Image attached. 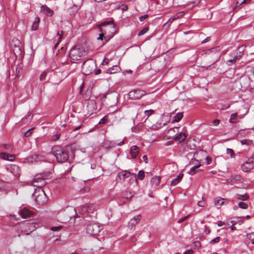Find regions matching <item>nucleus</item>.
I'll list each match as a JSON object with an SVG mask.
<instances>
[{"instance_id":"obj_1","label":"nucleus","mask_w":254,"mask_h":254,"mask_svg":"<svg viewBox=\"0 0 254 254\" xmlns=\"http://www.w3.org/2000/svg\"><path fill=\"white\" fill-rule=\"evenodd\" d=\"M52 171L43 172L36 174L33 181L31 182V185L37 189H41L47 184L46 180L52 178Z\"/></svg>"},{"instance_id":"obj_2","label":"nucleus","mask_w":254,"mask_h":254,"mask_svg":"<svg viewBox=\"0 0 254 254\" xmlns=\"http://www.w3.org/2000/svg\"><path fill=\"white\" fill-rule=\"evenodd\" d=\"M87 54L85 48L80 45H76L69 51V56L70 61L75 63L76 61L82 60Z\"/></svg>"},{"instance_id":"obj_3","label":"nucleus","mask_w":254,"mask_h":254,"mask_svg":"<svg viewBox=\"0 0 254 254\" xmlns=\"http://www.w3.org/2000/svg\"><path fill=\"white\" fill-rule=\"evenodd\" d=\"M52 153L56 157L57 160L59 162H65L68 159L67 153L59 146L54 147L52 149Z\"/></svg>"},{"instance_id":"obj_4","label":"nucleus","mask_w":254,"mask_h":254,"mask_svg":"<svg viewBox=\"0 0 254 254\" xmlns=\"http://www.w3.org/2000/svg\"><path fill=\"white\" fill-rule=\"evenodd\" d=\"M95 63L92 60H88L83 64L82 68L84 74L89 75L95 70Z\"/></svg>"},{"instance_id":"obj_5","label":"nucleus","mask_w":254,"mask_h":254,"mask_svg":"<svg viewBox=\"0 0 254 254\" xmlns=\"http://www.w3.org/2000/svg\"><path fill=\"white\" fill-rule=\"evenodd\" d=\"M101 26L102 32H104L105 34L108 32L111 36H113L116 32L115 24L112 21L104 22L101 24Z\"/></svg>"},{"instance_id":"obj_6","label":"nucleus","mask_w":254,"mask_h":254,"mask_svg":"<svg viewBox=\"0 0 254 254\" xmlns=\"http://www.w3.org/2000/svg\"><path fill=\"white\" fill-rule=\"evenodd\" d=\"M33 195L35 197L36 202L39 204H43L48 200L45 191H34Z\"/></svg>"},{"instance_id":"obj_7","label":"nucleus","mask_w":254,"mask_h":254,"mask_svg":"<svg viewBox=\"0 0 254 254\" xmlns=\"http://www.w3.org/2000/svg\"><path fill=\"white\" fill-rule=\"evenodd\" d=\"M101 230V227L96 223H91L87 226L86 231L89 235H96Z\"/></svg>"},{"instance_id":"obj_8","label":"nucleus","mask_w":254,"mask_h":254,"mask_svg":"<svg viewBox=\"0 0 254 254\" xmlns=\"http://www.w3.org/2000/svg\"><path fill=\"white\" fill-rule=\"evenodd\" d=\"M145 94L144 91L134 90L129 92V98L131 100H138Z\"/></svg>"},{"instance_id":"obj_9","label":"nucleus","mask_w":254,"mask_h":254,"mask_svg":"<svg viewBox=\"0 0 254 254\" xmlns=\"http://www.w3.org/2000/svg\"><path fill=\"white\" fill-rule=\"evenodd\" d=\"M254 158H249L246 162L242 165V170L244 172H247L253 169L254 167Z\"/></svg>"},{"instance_id":"obj_10","label":"nucleus","mask_w":254,"mask_h":254,"mask_svg":"<svg viewBox=\"0 0 254 254\" xmlns=\"http://www.w3.org/2000/svg\"><path fill=\"white\" fill-rule=\"evenodd\" d=\"M151 120L152 118H147L144 121L145 126L154 130H157L161 127V124H154L155 122V121L152 122Z\"/></svg>"},{"instance_id":"obj_11","label":"nucleus","mask_w":254,"mask_h":254,"mask_svg":"<svg viewBox=\"0 0 254 254\" xmlns=\"http://www.w3.org/2000/svg\"><path fill=\"white\" fill-rule=\"evenodd\" d=\"M130 173L131 172L127 170L121 171L118 174L117 178H116V180L118 181V178H119V179L120 181L123 180L124 181H125L126 180H127V179H128L129 175H130Z\"/></svg>"},{"instance_id":"obj_12","label":"nucleus","mask_w":254,"mask_h":254,"mask_svg":"<svg viewBox=\"0 0 254 254\" xmlns=\"http://www.w3.org/2000/svg\"><path fill=\"white\" fill-rule=\"evenodd\" d=\"M19 214L22 218L25 219L30 217L32 214V212L28 209L24 208L19 211Z\"/></svg>"},{"instance_id":"obj_13","label":"nucleus","mask_w":254,"mask_h":254,"mask_svg":"<svg viewBox=\"0 0 254 254\" xmlns=\"http://www.w3.org/2000/svg\"><path fill=\"white\" fill-rule=\"evenodd\" d=\"M214 203L215 206L219 207L223 205L227 204L228 201L226 199L222 198L221 197H217L214 199Z\"/></svg>"},{"instance_id":"obj_14","label":"nucleus","mask_w":254,"mask_h":254,"mask_svg":"<svg viewBox=\"0 0 254 254\" xmlns=\"http://www.w3.org/2000/svg\"><path fill=\"white\" fill-rule=\"evenodd\" d=\"M127 183V185H130L133 183L135 184H137V177L135 174L130 173V175H129L128 179L125 181Z\"/></svg>"},{"instance_id":"obj_15","label":"nucleus","mask_w":254,"mask_h":254,"mask_svg":"<svg viewBox=\"0 0 254 254\" xmlns=\"http://www.w3.org/2000/svg\"><path fill=\"white\" fill-rule=\"evenodd\" d=\"M10 172L16 177H18L20 175L19 167L16 165H12L10 167Z\"/></svg>"},{"instance_id":"obj_16","label":"nucleus","mask_w":254,"mask_h":254,"mask_svg":"<svg viewBox=\"0 0 254 254\" xmlns=\"http://www.w3.org/2000/svg\"><path fill=\"white\" fill-rule=\"evenodd\" d=\"M41 10L42 13L48 16H51L54 13V11L46 5H42L41 7Z\"/></svg>"},{"instance_id":"obj_17","label":"nucleus","mask_w":254,"mask_h":254,"mask_svg":"<svg viewBox=\"0 0 254 254\" xmlns=\"http://www.w3.org/2000/svg\"><path fill=\"white\" fill-rule=\"evenodd\" d=\"M187 138V135L184 132H180L179 133H177L174 139L175 141H178L179 142H181L186 140Z\"/></svg>"},{"instance_id":"obj_18","label":"nucleus","mask_w":254,"mask_h":254,"mask_svg":"<svg viewBox=\"0 0 254 254\" xmlns=\"http://www.w3.org/2000/svg\"><path fill=\"white\" fill-rule=\"evenodd\" d=\"M0 157L8 161H13L15 159L14 155L9 154L5 152L0 153Z\"/></svg>"},{"instance_id":"obj_19","label":"nucleus","mask_w":254,"mask_h":254,"mask_svg":"<svg viewBox=\"0 0 254 254\" xmlns=\"http://www.w3.org/2000/svg\"><path fill=\"white\" fill-rule=\"evenodd\" d=\"M139 152V148L136 145L130 147V153L133 158H135Z\"/></svg>"},{"instance_id":"obj_20","label":"nucleus","mask_w":254,"mask_h":254,"mask_svg":"<svg viewBox=\"0 0 254 254\" xmlns=\"http://www.w3.org/2000/svg\"><path fill=\"white\" fill-rule=\"evenodd\" d=\"M160 182V178L157 176L153 177L151 180L152 187L154 189H157V186Z\"/></svg>"},{"instance_id":"obj_21","label":"nucleus","mask_w":254,"mask_h":254,"mask_svg":"<svg viewBox=\"0 0 254 254\" xmlns=\"http://www.w3.org/2000/svg\"><path fill=\"white\" fill-rule=\"evenodd\" d=\"M237 61L236 57L235 56V53H231L229 54V58L227 60L226 64L228 65H231L234 64Z\"/></svg>"},{"instance_id":"obj_22","label":"nucleus","mask_w":254,"mask_h":254,"mask_svg":"<svg viewBox=\"0 0 254 254\" xmlns=\"http://www.w3.org/2000/svg\"><path fill=\"white\" fill-rule=\"evenodd\" d=\"M183 176L184 175L182 173H180L176 178L172 181L170 185L171 186H176L182 180Z\"/></svg>"},{"instance_id":"obj_23","label":"nucleus","mask_w":254,"mask_h":254,"mask_svg":"<svg viewBox=\"0 0 254 254\" xmlns=\"http://www.w3.org/2000/svg\"><path fill=\"white\" fill-rule=\"evenodd\" d=\"M141 216L140 215H136L134 216L132 219H130L129 223L131 226H134L135 224L139 222L141 219Z\"/></svg>"},{"instance_id":"obj_24","label":"nucleus","mask_w":254,"mask_h":254,"mask_svg":"<svg viewBox=\"0 0 254 254\" xmlns=\"http://www.w3.org/2000/svg\"><path fill=\"white\" fill-rule=\"evenodd\" d=\"M243 49V47H239L237 49L236 54L235 53V56L236 57L237 60H239L243 56L244 53V50Z\"/></svg>"},{"instance_id":"obj_25","label":"nucleus","mask_w":254,"mask_h":254,"mask_svg":"<svg viewBox=\"0 0 254 254\" xmlns=\"http://www.w3.org/2000/svg\"><path fill=\"white\" fill-rule=\"evenodd\" d=\"M120 69L121 68L119 66L115 65L113 66L112 68H109L107 70V72L110 74H113L120 71Z\"/></svg>"},{"instance_id":"obj_26","label":"nucleus","mask_w":254,"mask_h":254,"mask_svg":"<svg viewBox=\"0 0 254 254\" xmlns=\"http://www.w3.org/2000/svg\"><path fill=\"white\" fill-rule=\"evenodd\" d=\"M235 197L238 200L245 201L248 199L249 195L247 193L244 194H237L235 195Z\"/></svg>"},{"instance_id":"obj_27","label":"nucleus","mask_w":254,"mask_h":254,"mask_svg":"<svg viewBox=\"0 0 254 254\" xmlns=\"http://www.w3.org/2000/svg\"><path fill=\"white\" fill-rule=\"evenodd\" d=\"M88 207L86 205H84L80 208V209L79 211V213L80 214L83 215H86V214H88Z\"/></svg>"},{"instance_id":"obj_28","label":"nucleus","mask_w":254,"mask_h":254,"mask_svg":"<svg viewBox=\"0 0 254 254\" xmlns=\"http://www.w3.org/2000/svg\"><path fill=\"white\" fill-rule=\"evenodd\" d=\"M132 195L131 191H123L122 193V197L127 199L130 198Z\"/></svg>"},{"instance_id":"obj_29","label":"nucleus","mask_w":254,"mask_h":254,"mask_svg":"<svg viewBox=\"0 0 254 254\" xmlns=\"http://www.w3.org/2000/svg\"><path fill=\"white\" fill-rule=\"evenodd\" d=\"M40 22V18L39 17H36L34 22H33L32 25V29L33 30H36L37 29L38 27L39 26V23Z\"/></svg>"},{"instance_id":"obj_30","label":"nucleus","mask_w":254,"mask_h":254,"mask_svg":"<svg viewBox=\"0 0 254 254\" xmlns=\"http://www.w3.org/2000/svg\"><path fill=\"white\" fill-rule=\"evenodd\" d=\"M63 32H62L61 34H60L59 32H58L57 33V36L58 37V39L57 42L55 44V45L54 46L55 50H56L58 48V45L60 43L61 40L63 38Z\"/></svg>"},{"instance_id":"obj_31","label":"nucleus","mask_w":254,"mask_h":254,"mask_svg":"<svg viewBox=\"0 0 254 254\" xmlns=\"http://www.w3.org/2000/svg\"><path fill=\"white\" fill-rule=\"evenodd\" d=\"M183 117V113L182 112L177 113L174 117V121L179 122Z\"/></svg>"},{"instance_id":"obj_32","label":"nucleus","mask_w":254,"mask_h":254,"mask_svg":"<svg viewBox=\"0 0 254 254\" xmlns=\"http://www.w3.org/2000/svg\"><path fill=\"white\" fill-rule=\"evenodd\" d=\"M8 184L0 180V190H5L8 189Z\"/></svg>"},{"instance_id":"obj_33","label":"nucleus","mask_w":254,"mask_h":254,"mask_svg":"<svg viewBox=\"0 0 254 254\" xmlns=\"http://www.w3.org/2000/svg\"><path fill=\"white\" fill-rule=\"evenodd\" d=\"M237 113H234V114H232L231 115V117H230V122L231 123H236L237 122Z\"/></svg>"},{"instance_id":"obj_34","label":"nucleus","mask_w":254,"mask_h":254,"mask_svg":"<svg viewBox=\"0 0 254 254\" xmlns=\"http://www.w3.org/2000/svg\"><path fill=\"white\" fill-rule=\"evenodd\" d=\"M136 177H137V179H138L140 180H143V179L145 177L144 172L143 170L139 171L138 172L137 176H136Z\"/></svg>"},{"instance_id":"obj_35","label":"nucleus","mask_w":254,"mask_h":254,"mask_svg":"<svg viewBox=\"0 0 254 254\" xmlns=\"http://www.w3.org/2000/svg\"><path fill=\"white\" fill-rule=\"evenodd\" d=\"M2 148L4 151L11 152L12 150V147L10 144L3 145Z\"/></svg>"},{"instance_id":"obj_36","label":"nucleus","mask_w":254,"mask_h":254,"mask_svg":"<svg viewBox=\"0 0 254 254\" xmlns=\"http://www.w3.org/2000/svg\"><path fill=\"white\" fill-rule=\"evenodd\" d=\"M73 5L76 7L80 6L83 2V0H72Z\"/></svg>"},{"instance_id":"obj_37","label":"nucleus","mask_w":254,"mask_h":254,"mask_svg":"<svg viewBox=\"0 0 254 254\" xmlns=\"http://www.w3.org/2000/svg\"><path fill=\"white\" fill-rule=\"evenodd\" d=\"M149 30V27H146L144 28L142 30L139 31L137 34L138 36H141L146 33Z\"/></svg>"},{"instance_id":"obj_38","label":"nucleus","mask_w":254,"mask_h":254,"mask_svg":"<svg viewBox=\"0 0 254 254\" xmlns=\"http://www.w3.org/2000/svg\"><path fill=\"white\" fill-rule=\"evenodd\" d=\"M241 142L243 145H249L252 144L253 141L249 139H243L241 141Z\"/></svg>"},{"instance_id":"obj_39","label":"nucleus","mask_w":254,"mask_h":254,"mask_svg":"<svg viewBox=\"0 0 254 254\" xmlns=\"http://www.w3.org/2000/svg\"><path fill=\"white\" fill-rule=\"evenodd\" d=\"M32 119V116H31L30 114H29L27 117L22 118L21 120V121L23 123H27V122H29V121H30Z\"/></svg>"},{"instance_id":"obj_40","label":"nucleus","mask_w":254,"mask_h":254,"mask_svg":"<svg viewBox=\"0 0 254 254\" xmlns=\"http://www.w3.org/2000/svg\"><path fill=\"white\" fill-rule=\"evenodd\" d=\"M238 206L240 208L244 209H246L248 208V205L243 202H240L238 203Z\"/></svg>"},{"instance_id":"obj_41","label":"nucleus","mask_w":254,"mask_h":254,"mask_svg":"<svg viewBox=\"0 0 254 254\" xmlns=\"http://www.w3.org/2000/svg\"><path fill=\"white\" fill-rule=\"evenodd\" d=\"M88 207V214L92 213L95 210L94 205L93 204L86 205Z\"/></svg>"},{"instance_id":"obj_42","label":"nucleus","mask_w":254,"mask_h":254,"mask_svg":"<svg viewBox=\"0 0 254 254\" xmlns=\"http://www.w3.org/2000/svg\"><path fill=\"white\" fill-rule=\"evenodd\" d=\"M247 237L251 241L252 244H254V233L247 235Z\"/></svg>"},{"instance_id":"obj_43","label":"nucleus","mask_w":254,"mask_h":254,"mask_svg":"<svg viewBox=\"0 0 254 254\" xmlns=\"http://www.w3.org/2000/svg\"><path fill=\"white\" fill-rule=\"evenodd\" d=\"M154 112L153 110H146L144 112L145 115L147 117V118H149V117Z\"/></svg>"},{"instance_id":"obj_44","label":"nucleus","mask_w":254,"mask_h":254,"mask_svg":"<svg viewBox=\"0 0 254 254\" xmlns=\"http://www.w3.org/2000/svg\"><path fill=\"white\" fill-rule=\"evenodd\" d=\"M226 151H227V153L230 154L231 158L235 157L234 152L232 149L227 148Z\"/></svg>"},{"instance_id":"obj_45","label":"nucleus","mask_w":254,"mask_h":254,"mask_svg":"<svg viewBox=\"0 0 254 254\" xmlns=\"http://www.w3.org/2000/svg\"><path fill=\"white\" fill-rule=\"evenodd\" d=\"M220 50L219 47H216L215 48H212L207 52L208 54H210V53H215L216 52H218Z\"/></svg>"},{"instance_id":"obj_46","label":"nucleus","mask_w":254,"mask_h":254,"mask_svg":"<svg viewBox=\"0 0 254 254\" xmlns=\"http://www.w3.org/2000/svg\"><path fill=\"white\" fill-rule=\"evenodd\" d=\"M175 20V19L174 18V17L173 18H171L169 19V20L167 21V22H166L164 25V27H165V26H167V27H168L170 26V25L172 23V22Z\"/></svg>"},{"instance_id":"obj_47","label":"nucleus","mask_w":254,"mask_h":254,"mask_svg":"<svg viewBox=\"0 0 254 254\" xmlns=\"http://www.w3.org/2000/svg\"><path fill=\"white\" fill-rule=\"evenodd\" d=\"M108 121V117L107 116H105L103 117L102 119L100 120V121L99 122V124H105L106 123V122Z\"/></svg>"},{"instance_id":"obj_48","label":"nucleus","mask_w":254,"mask_h":254,"mask_svg":"<svg viewBox=\"0 0 254 254\" xmlns=\"http://www.w3.org/2000/svg\"><path fill=\"white\" fill-rule=\"evenodd\" d=\"M219 241H220V237H217L216 238L211 240L210 241V243L211 244H214V243H218Z\"/></svg>"},{"instance_id":"obj_49","label":"nucleus","mask_w":254,"mask_h":254,"mask_svg":"<svg viewBox=\"0 0 254 254\" xmlns=\"http://www.w3.org/2000/svg\"><path fill=\"white\" fill-rule=\"evenodd\" d=\"M47 76V73L46 72H43L40 77V79L41 81L44 80Z\"/></svg>"},{"instance_id":"obj_50","label":"nucleus","mask_w":254,"mask_h":254,"mask_svg":"<svg viewBox=\"0 0 254 254\" xmlns=\"http://www.w3.org/2000/svg\"><path fill=\"white\" fill-rule=\"evenodd\" d=\"M26 224L29 225V231H32L34 230L35 226L33 223H26Z\"/></svg>"},{"instance_id":"obj_51","label":"nucleus","mask_w":254,"mask_h":254,"mask_svg":"<svg viewBox=\"0 0 254 254\" xmlns=\"http://www.w3.org/2000/svg\"><path fill=\"white\" fill-rule=\"evenodd\" d=\"M62 226H54V227H52L51 228V230L53 231H58L61 228H62Z\"/></svg>"},{"instance_id":"obj_52","label":"nucleus","mask_w":254,"mask_h":254,"mask_svg":"<svg viewBox=\"0 0 254 254\" xmlns=\"http://www.w3.org/2000/svg\"><path fill=\"white\" fill-rule=\"evenodd\" d=\"M198 168V166H194L192 168H191L190 171V174H191V175H193L195 173V170Z\"/></svg>"},{"instance_id":"obj_53","label":"nucleus","mask_w":254,"mask_h":254,"mask_svg":"<svg viewBox=\"0 0 254 254\" xmlns=\"http://www.w3.org/2000/svg\"><path fill=\"white\" fill-rule=\"evenodd\" d=\"M148 17V15H147V14H145V15L141 16L139 17V20L140 21H143Z\"/></svg>"},{"instance_id":"obj_54","label":"nucleus","mask_w":254,"mask_h":254,"mask_svg":"<svg viewBox=\"0 0 254 254\" xmlns=\"http://www.w3.org/2000/svg\"><path fill=\"white\" fill-rule=\"evenodd\" d=\"M189 215L180 218L178 221V223H181L183 222V221L186 220L189 217Z\"/></svg>"},{"instance_id":"obj_55","label":"nucleus","mask_w":254,"mask_h":254,"mask_svg":"<svg viewBox=\"0 0 254 254\" xmlns=\"http://www.w3.org/2000/svg\"><path fill=\"white\" fill-rule=\"evenodd\" d=\"M197 204L198 206L200 207H204L205 205V202L204 201H199L197 202Z\"/></svg>"},{"instance_id":"obj_56","label":"nucleus","mask_w":254,"mask_h":254,"mask_svg":"<svg viewBox=\"0 0 254 254\" xmlns=\"http://www.w3.org/2000/svg\"><path fill=\"white\" fill-rule=\"evenodd\" d=\"M32 129H29V130H28L26 132H25V134H24V135L25 137H28L30 135V134H31V130H32Z\"/></svg>"},{"instance_id":"obj_57","label":"nucleus","mask_w":254,"mask_h":254,"mask_svg":"<svg viewBox=\"0 0 254 254\" xmlns=\"http://www.w3.org/2000/svg\"><path fill=\"white\" fill-rule=\"evenodd\" d=\"M183 13H184L183 12H180L179 13H177V14L174 15L173 17L175 19V20H176V19L179 18L181 15H182L183 14Z\"/></svg>"},{"instance_id":"obj_58","label":"nucleus","mask_w":254,"mask_h":254,"mask_svg":"<svg viewBox=\"0 0 254 254\" xmlns=\"http://www.w3.org/2000/svg\"><path fill=\"white\" fill-rule=\"evenodd\" d=\"M20 70H21V68L20 67H17L16 68L15 72H16V77L19 76V74L20 72Z\"/></svg>"},{"instance_id":"obj_59","label":"nucleus","mask_w":254,"mask_h":254,"mask_svg":"<svg viewBox=\"0 0 254 254\" xmlns=\"http://www.w3.org/2000/svg\"><path fill=\"white\" fill-rule=\"evenodd\" d=\"M206 161H207V164H211V161H212V159L210 157H209V156H207L206 157V159H205Z\"/></svg>"},{"instance_id":"obj_60","label":"nucleus","mask_w":254,"mask_h":254,"mask_svg":"<svg viewBox=\"0 0 254 254\" xmlns=\"http://www.w3.org/2000/svg\"><path fill=\"white\" fill-rule=\"evenodd\" d=\"M108 60L107 58H105L104 61H103L102 64L103 65H107L108 64Z\"/></svg>"},{"instance_id":"obj_61","label":"nucleus","mask_w":254,"mask_h":254,"mask_svg":"<svg viewBox=\"0 0 254 254\" xmlns=\"http://www.w3.org/2000/svg\"><path fill=\"white\" fill-rule=\"evenodd\" d=\"M142 159L145 163H148V158L147 155H145L143 156Z\"/></svg>"},{"instance_id":"obj_62","label":"nucleus","mask_w":254,"mask_h":254,"mask_svg":"<svg viewBox=\"0 0 254 254\" xmlns=\"http://www.w3.org/2000/svg\"><path fill=\"white\" fill-rule=\"evenodd\" d=\"M219 123V120H214L213 122V124L214 126H217Z\"/></svg>"},{"instance_id":"obj_63","label":"nucleus","mask_w":254,"mask_h":254,"mask_svg":"<svg viewBox=\"0 0 254 254\" xmlns=\"http://www.w3.org/2000/svg\"><path fill=\"white\" fill-rule=\"evenodd\" d=\"M224 224V222L221 221H218L217 225L218 227H221Z\"/></svg>"},{"instance_id":"obj_64","label":"nucleus","mask_w":254,"mask_h":254,"mask_svg":"<svg viewBox=\"0 0 254 254\" xmlns=\"http://www.w3.org/2000/svg\"><path fill=\"white\" fill-rule=\"evenodd\" d=\"M249 85L251 87V88H250V91L252 93H254V86H252V85L250 83L249 84Z\"/></svg>"}]
</instances>
